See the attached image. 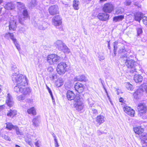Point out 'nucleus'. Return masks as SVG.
Segmentation results:
<instances>
[{
  "mask_svg": "<svg viewBox=\"0 0 147 147\" xmlns=\"http://www.w3.org/2000/svg\"><path fill=\"white\" fill-rule=\"evenodd\" d=\"M55 45L59 50H61L65 45V44L61 40H57L55 43Z\"/></svg>",
  "mask_w": 147,
  "mask_h": 147,
  "instance_id": "obj_18",
  "label": "nucleus"
},
{
  "mask_svg": "<svg viewBox=\"0 0 147 147\" xmlns=\"http://www.w3.org/2000/svg\"><path fill=\"white\" fill-rule=\"evenodd\" d=\"M137 34L138 36H140V35L142 33V29L141 28H138L137 30Z\"/></svg>",
  "mask_w": 147,
  "mask_h": 147,
  "instance_id": "obj_52",
  "label": "nucleus"
},
{
  "mask_svg": "<svg viewBox=\"0 0 147 147\" xmlns=\"http://www.w3.org/2000/svg\"><path fill=\"white\" fill-rule=\"evenodd\" d=\"M123 110L128 115L132 117L134 116L135 111L129 107L125 106L123 107Z\"/></svg>",
  "mask_w": 147,
  "mask_h": 147,
  "instance_id": "obj_10",
  "label": "nucleus"
},
{
  "mask_svg": "<svg viewBox=\"0 0 147 147\" xmlns=\"http://www.w3.org/2000/svg\"><path fill=\"white\" fill-rule=\"evenodd\" d=\"M88 103L89 105L92 107L94 104V102L91 98H89L88 100Z\"/></svg>",
  "mask_w": 147,
  "mask_h": 147,
  "instance_id": "obj_42",
  "label": "nucleus"
},
{
  "mask_svg": "<svg viewBox=\"0 0 147 147\" xmlns=\"http://www.w3.org/2000/svg\"><path fill=\"white\" fill-rule=\"evenodd\" d=\"M131 2L130 0H127L124 2V4L126 6H129L131 4Z\"/></svg>",
  "mask_w": 147,
  "mask_h": 147,
  "instance_id": "obj_51",
  "label": "nucleus"
},
{
  "mask_svg": "<svg viewBox=\"0 0 147 147\" xmlns=\"http://www.w3.org/2000/svg\"><path fill=\"white\" fill-rule=\"evenodd\" d=\"M40 119L38 117H35L32 121V125L34 127H37L39 126Z\"/></svg>",
  "mask_w": 147,
  "mask_h": 147,
  "instance_id": "obj_21",
  "label": "nucleus"
},
{
  "mask_svg": "<svg viewBox=\"0 0 147 147\" xmlns=\"http://www.w3.org/2000/svg\"><path fill=\"white\" fill-rule=\"evenodd\" d=\"M5 107V106L4 105L0 106V111H2Z\"/></svg>",
  "mask_w": 147,
  "mask_h": 147,
  "instance_id": "obj_60",
  "label": "nucleus"
},
{
  "mask_svg": "<svg viewBox=\"0 0 147 147\" xmlns=\"http://www.w3.org/2000/svg\"><path fill=\"white\" fill-rule=\"evenodd\" d=\"M15 130L16 131V134L18 135H23V131L21 130H20L19 128L16 126L15 127Z\"/></svg>",
  "mask_w": 147,
  "mask_h": 147,
  "instance_id": "obj_39",
  "label": "nucleus"
},
{
  "mask_svg": "<svg viewBox=\"0 0 147 147\" xmlns=\"http://www.w3.org/2000/svg\"><path fill=\"white\" fill-rule=\"evenodd\" d=\"M27 84V82L26 84L24 85H20L19 86H15L14 88V90L18 93H21L23 94L26 95L31 92V90L29 88H26L25 86Z\"/></svg>",
  "mask_w": 147,
  "mask_h": 147,
  "instance_id": "obj_3",
  "label": "nucleus"
},
{
  "mask_svg": "<svg viewBox=\"0 0 147 147\" xmlns=\"http://www.w3.org/2000/svg\"><path fill=\"white\" fill-rule=\"evenodd\" d=\"M74 107L78 111L82 110L84 107V104L80 100V96H77L75 99V103L74 104Z\"/></svg>",
  "mask_w": 147,
  "mask_h": 147,
  "instance_id": "obj_6",
  "label": "nucleus"
},
{
  "mask_svg": "<svg viewBox=\"0 0 147 147\" xmlns=\"http://www.w3.org/2000/svg\"><path fill=\"white\" fill-rule=\"evenodd\" d=\"M12 70L15 73H19V69L17 68V67L16 65H13L12 67Z\"/></svg>",
  "mask_w": 147,
  "mask_h": 147,
  "instance_id": "obj_43",
  "label": "nucleus"
},
{
  "mask_svg": "<svg viewBox=\"0 0 147 147\" xmlns=\"http://www.w3.org/2000/svg\"><path fill=\"white\" fill-rule=\"evenodd\" d=\"M11 78L13 82L17 84L16 86H19L20 85H24L27 83V80L26 77L24 75L19 74V73H13Z\"/></svg>",
  "mask_w": 147,
  "mask_h": 147,
  "instance_id": "obj_1",
  "label": "nucleus"
},
{
  "mask_svg": "<svg viewBox=\"0 0 147 147\" xmlns=\"http://www.w3.org/2000/svg\"><path fill=\"white\" fill-rule=\"evenodd\" d=\"M142 91H145L147 92V85L146 84H144L142 86Z\"/></svg>",
  "mask_w": 147,
  "mask_h": 147,
  "instance_id": "obj_47",
  "label": "nucleus"
},
{
  "mask_svg": "<svg viewBox=\"0 0 147 147\" xmlns=\"http://www.w3.org/2000/svg\"><path fill=\"white\" fill-rule=\"evenodd\" d=\"M2 138L3 139H5V140H8V141H10V139L9 138L8 136L5 135L3 136H2Z\"/></svg>",
  "mask_w": 147,
  "mask_h": 147,
  "instance_id": "obj_55",
  "label": "nucleus"
},
{
  "mask_svg": "<svg viewBox=\"0 0 147 147\" xmlns=\"http://www.w3.org/2000/svg\"><path fill=\"white\" fill-rule=\"evenodd\" d=\"M26 98V96L22 94L17 96V99L19 101H21L24 100Z\"/></svg>",
  "mask_w": 147,
  "mask_h": 147,
  "instance_id": "obj_40",
  "label": "nucleus"
},
{
  "mask_svg": "<svg viewBox=\"0 0 147 147\" xmlns=\"http://www.w3.org/2000/svg\"><path fill=\"white\" fill-rule=\"evenodd\" d=\"M136 66H134L133 68H130L131 69V70H130V72L131 73H135V74H136L137 71H136V69L135 67Z\"/></svg>",
  "mask_w": 147,
  "mask_h": 147,
  "instance_id": "obj_50",
  "label": "nucleus"
},
{
  "mask_svg": "<svg viewBox=\"0 0 147 147\" xmlns=\"http://www.w3.org/2000/svg\"><path fill=\"white\" fill-rule=\"evenodd\" d=\"M143 23L145 24H147V16H144L142 17Z\"/></svg>",
  "mask_w": 147,
  "mask_h": 147,
  "instance_id": "obj_46",
  "label": "nucleus"
},
{
  "mask_svg": "<svg viewBox=\"0 0 147 147\" xmlns=\"http://www.w3.org/2000/svg\"><path fill=\"white\" fill-rule=\"evenodd\" d=\"M48 71L50 72H52L53 71V69L51 67H50L48 68Z\"/></svg>",
  "mask_w": 147,
  "mask_h": 147,
  "instance_id": "obj_59",
  "label": "nucleus"
},
{
  "mask_svg": "<svg viewBox=\"0 0 147 147\" xmlns=\"http://www.w3.org/2000/svg\"><path fill=\"white\" fill-rule=\"evenodd\" d=\"M92 113L93 114L96 115L98 113L97 110L94 109H92Z\"/></svg>",
  "mask_w": 147,
  "mask_h": 147,
  "instance_id": "obj_56",
  "label": "nucleus"
},
{
  "mask_svg": "<svg viewBox=\"0 0 147 147\" xmlns=\"http://www.w3.org/2000/svg\"><path fill=\"white\" fill-rule=\"evenodd\" d=\"M85 77L84 75H80L76 76L74 78L75 81H85Z\"/></svg>",
  "mask_w": 147,
  "mask_h": 147,
  "instance_id": "obj_27",
  "label": "nucleus"
},
{
  "mask_svg": "<svg viewBox=\"0 0 147 147\" xmlns=\"http://www.w3.org/2000/svg\"><path fill=\"white\" fill-rule=\"evenodd\" d=\"M9 36L10 37V38L12 40L15 44L16 47L17 49L18 50L20 51V45L18 43L17 40L16 39L14 38L13 37V34L10 33H7L5 34V37H8Z\"/></svg>",
  "mask_w": 147,
  "mask_h": 147,
  "instance_id": "obj_9",
  "label": "nucleus"
},
{
  "mask_svg": "<svg viewBox=\"0 0 147 147\" xmlns=\"http://www.w3.org/2000/svg\"><path fill=\"white\" fill-rule=\"evenodd\" d=\"M27 112L29 114L34 115L36 114V111L34 107H32L27 110Z\"/></svg>",
  "mask_w": 147,
  "mask_h": 147,
  "instance_id": "obj_25",
  "label": "nucleus"
},
{
  "mask_svg": "<svg viewBox=\"0 0 147 147\" xmlns=\"http://www.w3.org/2000/svg\"><path fill=\"white\" fill-rule=\"evenodd\" d=\"M46 87H47V89L48 90L49 92V94H50V95L51 96V97L52 99L53 100V94L52 93V92L51 89L49 88V87L47 86V85H46Z\"/></svg>",
  "mask_w": 147,
  "mask_h": 147,
  "instance_id": "obj_45",
  "label": "nucleus"
},
{
  "mask_svg": "<svg viewBox=\"0 0 147 147\" xmlns=\"http://www.w3.org/2000/svg\"><path fill=\"white\" fill-rule=\"evenodd\" d=\"M61 57L56 54L49 55L47 58V62L50 65H54L59 61Z\"/></svg>",
  "mask_w": 147,
  "mask_h": 147,
  "instance_id": "obj_5",
  "label": "nucleus"
},
{
  "mask_svg": "<svg viewBox=\"0 0 147 147\" xmlns=\"http://www.w3.org/2000/svg\"><path fill=\"white\" fill-rule=\"evenodd\" d=\"M68 66L66 63L61 62L59 63L57 68V73L60 75H63L67 71Z\"/></svg>",
  "mask_w": 147,
  "mask_h": 147,
  "instance_id": "obj_4",
  "label": "nucleus"
},
{
  "mask_svg": "<svg viewBox=\"0 0 147 147\" xmlns=\"http://www.w3.org/2000/svg\"><path fill=\"white\" fill-rule=\"evenodd\" d=\"M98 58H99V60L100 61H101L102 60H103L105 59V57L104 56L102 55L101 54H100L98 56Z\"/></svg>",
  "mask_w": 147,
  "mask_h": 147,
  "instance_id": "obj_54",
  "label": "nucleus"
},
{
  "mask_svg": "<svg viewBox=\"0 0 147 147\" xmlns=\"http://www.w3.org/2000/svg\"><path fill=\"white\" fill-rule=\"evenodd\" d=\"M25 141L28 144H29L31 146L32 145V142L30 140H27L26 139Z\"/></svg>",
  "mask_w": 147,
  "mask_h": 147,
  "instance_id": "obj_57",
  "label": "nucleus"
},
{
  "mask_svg": "<svg viewBox=\"0 0 147 147\" xmlns=\"http://www.w3.org/2000/svg\"><path fill=\"white\" fill-rule=\"evenodd\" d=\"M134 80L136 83H140L143 80V77L140 75L135 74L134 77Z\"/></svg>",
  "mask_w": 147,
  "mask_h": 147,
  "instance_id": "obj_23",
  "label": "nucleus"
},
{
  "mask_svg": "<svg viewBox=\"0 0 147 147\" xmlns=\"http://www.w3.org/2000/svg\"><path fill=\"white\" fill-rule=\"evenodd\" d=\"M96 121L99 125L103 123L105 121V117L102 115H99L96 118Z\"/></svg>",
  "mask_w": 147,
  "mask_h": 147,
  "instance_id": "obj_17",
  "label": "nucleus"
},
{
  "mask_svg": "<svg viewBox=\"0 0 147 147\" xmlns=\"http://www.w3.org/2000/svg\"><path fill=\"white\" fill-rule=\"evenodd\" d=\"M84 85L79 82L76 84L74 86L75 90L79 93H82L84 91Z\"/></svg>",
  "mask_w": 147,
  "mask_h": 147,
  "instance_id": "obj_11",
  "label": "nucleus"
},
{
  "mask_svg": "<svg viewBox=\"0 0 147 147\" xmlns=\"http://www.w3.org/2000/svg\"><path fill=\"white\" fill-rule=\"evenodd\" d=\"M123 99L122 98H120L119 99V101L120 102H123Z\"/></svg>",
  "mask_w": 147,
  "mask_h": 147,
  "instance_id": "obj_62",
  "label": "nucleus"
},
{
  "mask_svg": "<svg viewBox=\"0 0 147 147\" xmlns=\"http://www.w3.org/2000/svg\"><path fill=\"white\" fill-rule=\"evenodd\" d=\"M58 8L57 5L51 6L49 9V12L52 15L58 13Z\"/></svg>",
  "mask_w": 147,
  "mask_h": 147,
  "instance_id": "obj_15",
  "label": "nucleus"
},
{
  "mask_svg": "<svg viewBox=\"0 0 147 147\" xmlns=\"http://www.w3.org/2000/svg\"><path fill=\"white\" fill-rule=\"evenodd\" d=\"M55 145L56 147H58L59 146L58 142L55 143Z\"/></svg>",
  "mask_w": 147,
  "mask_h": 147,
  "instance_id": "obj_63",
  "label": "nucleus"
},
{
  "mask_svg": "<svg viewBox=\"0 0 147 147\" xmlns=\"http://www.w3.org/2000/svg\"><path fill=\"white\" fill-rule=\"evenodd\" d=\"M143 15L141 13L138 12L135 14L134 15L135 20L137 21L140 22L142 18Z\"/></svg>",
  "mask_w": 147,
  "mask_h": 147,
  "instance_id": "obj_26",
  "label": "nucleus"
},
{
  "mask_svg": "<svg viewBox=\"0 0 147 147\" xmlns=\"http://www.w3.org/2000/svg\"><path fill=\"white\" fill-rule=\"evenodd\" d=\"M6 128L9 130H11L12 129H14L16 126H13L11 123L9 122L7 123H6Z\"/></svg>",
  "mask_w": 147,
  "mask_h": 147,
  "instance_id": "obj_34",
  "label": "nucleus"
},
{
  "mask_svg": "<svg viewBox=\"0 0 147 147\" xmlns=\"http://www.w3.org/2000/svg\"><path fill=\"white\" fill-rule=\"evenodd\" d=\"M119 53H124V55H123L124 57H127V53L125 49V48L124 47H121L120 49V50L119 51Z\"/></svg>",
  "mask_w": 147,
  "mask_h": 147,
  "instance_id": "obj_35",
  "label": "nucleus"
},
{
  "mask_svg": "<svg viewBox=\"0 0 147 147\" xmlns=\"http://www.w3.org/2000/svg\"><path fill=\"white\" fill-rule=\"evenodd\" d=\"M52 22L53 24L57 28L61 24V18L59 16H56L53 18Z\"/></svg>",
  "mask_w": 147,
  "mask_h": 147,
  "instance_id": "obj_8",
  "label": "nucleus"
},
{
  "mask_svg": "<svg viewBox=\"0 0 147 147\" xmlns=\"http://www.w3.org/2000/svg\"><path fill=\"white\" fill-rule=\"evenodd\" d=\"M141 91L140 90H136L134 93L133 95L134 98L136 99H137L139 98L141 95V93L140 91Z\"/></svg>",
  "mask_w": 147,
  "mask_h": 147,
  "instance_id": "obj_33",
  "label": "nucleus"
},
{
  "mask_svg": "<svg viewBox=\"0 0 147 147\" xmlns=\"http://www.w3.org/2000/svg\"><path fill=\"white\" fill-rule=\"evenodd\" d=\"M79 2L78 0H74L73 2V7L75 10H78L79 9Z\"/></svg>",
  "mask_w": 147,
  "mask_h": 147,
  "instance_id": "obj_32",
  "label": "nucleus"
},
{
  "mask_svg": "<svg viewBox=\"0 0 147 147\" xmlns=\"http://www.w3.org/2000/svg\"><path fill=\"white\" fill-rule=\"evenodd\" d=\"M80 95L79 94L75 96L74 93L72 91H68L67 93V97L68 100H74L75 101V99L76 98L77 96Z\"/></svg>",
  "mask_w": 147,
  "mask_h": 147,
  "instance_id": "obj_16",
  "label": "nucleus"
},
{
  "mask_svg": "<svg viewBox=\"0 0 147 147\" xmlns=\"http://www.w3.org/2000/svg\"><path fill=\"white\" fill-rule=\"evenodd\" d=\"M41 144V142L39 140H38L35 143V145L37 147H40V146Z\"/></svg>",
  "mask_w": 147,
  "mask_h": 147,
  "instance_id": "obj_53",
  "label": "nucleus"
},
{
  "mask_svg": "<svg viewBox=\"0 0 147 147\" xmlns=\"http://www.w3.org/2000/svg\"><path fill=\"white\" fill-rule=\"evenodd\" d=\"M137 109L138 112V116L143 119L147 118V107L146 104L144 102L139 103L137 107Z\"/></svg>",
  "mask_w": 147,
  "mask_h": 147,
  "instance_id": "obj_2",
  "label": "nucleus"
},
{
  "mask_svg": "<svg viewBox=\"0 0 147 147\" xmlns=\"http://www.w3.org/2000/svg\"><path fill=\"white\" fill-rule=\"evenodd\" d=\"M133 129L135 133L139 135L142 133L144 131V129L140 126L135 127Z\"/></svg>",
  "mask_w": 147,
  "mask_h": 147,
  "instance_id": "obj_20",
  "label": "nucleus"
},
{
  "mask_svg": "<svg viewBox=\"0 0 147 147\" xmlns=\"http://www.w3.org/2000/svg\"><path fill=\"white\" fill-rule=\"evenodd\" d=\"M138 3H135V2H134V5L136 6H138Z\"/></svg>",
  "mask_w": 147,
  "mask_h": 147,
  "instance_id": "obj_64",
  "label": "nucleus"
},
{
  "mask_svg": "<svg viewBox=\"0 0 147 147\" xmlns=\"http://www.w3.org/2000/svg\"><path fill=\"white\" fill-rule=\"evenodd\" d=\"M16 114L17 111L16 110H10L8 112L7 115L8 116L13 117Z\"/></svg>",
  "mask_w": 147,
  "mask_h": 147,
  "instance_id": "obj_28",
  "label": "nucleus"
},
{
  "mask_svg": "<svg viewBox=\"0 0 147 147\" xmlns=\"http://www.w3.org/2000/svg\"><path fill=\"white\" fill-rule=\"evenodd\" d=\"M5 102L7 106L10 107H12L13 105L14 102L13 98L9 93H8L7 94Z\"/></svg>",
  "mask_w": 147,
  "mask_h": 147,
  "instance_id": "obj_14",
  "label": "nucleus"
},
{
  "mask_svg": "<svg viewBox=\"0 0 147 147\" xmlns=\"http://www.w3.org/2000/svg\"><path fill=\"white\" fill-rule=\"evenodd\" d=\"M109 15L106 13H100L97 16L98 18L100 20L106 21L109 19Z\"/></svg>",
  "mask_w": 147,
  "mask_h": 147,
  "instance_id": "obj_12",
  "label": "nucleus"
},
{
  "mask_svg": "<svg viewBox=\"0 0 147 147\" xmlns=\"http://www.w3.org/2000/svg\"><path fill=\"white\" fill-rule=\"evenodd\" d=\"M38 27L39 29L44 30L47 27L48 24L46 22H44L41 24H39Z\"/></svg>",
  "mask_w": 147,
  "mask_h": 147,
  "instance_id": "obj_29",
  "label": "nucleus"
},
{
  "mask_svg": "<svg viewBox=\"0 0 147 147\" xmlns=\"http://www.w3.org/2000/svg\"><path fill=\"white\" fill-rule=\"evenodd\" d=\"M15 5L12 3H7L5 6V9L8 10H11L14 9Z\"/></svg>",
  "mask_w": 147,
  "mask_h": 147,
  "instance_id": "obj_22",
  "label": "nucleus"
},
{
  "mask_svg": "<svg viewBox=\"0 0 147 147\" xmlns=\"http://www.w3.org/2000/svg\"><path fill=\"white\" fill-rule=\"evenodd\" d=\"M30 5L31 7L35 6L36 5V1L34 0H32L30 2Z\"/></svg>",
  "mask_w": 147,
  "mask_h": 147,
  "instance_id": "obj_48",
  "label": "nucleus"
},
{
  "mask_svg": "<svg viewBox=\"0 0 147 147\" xmlns=\"http://www.w3.org/2000/svg\"><path fill=\"white\" fill-rule=\"evenodd\" d=\"M126 64L128 68H133L134 66H135L136 63L134 60L131 59L127 60Z\"/></svg>",
  "mask_w": 147,
  "mask_h": 147,
  "instance_id": "obj_19",
  "label": "nucleus"
},
{
  "mask_svg": "<svg viewBox=\"0 0 147 147\" xmlns=\"http://www.w3.org/2000/svg\"><path fill=\"white\" fill-rule=\"evenodd\" d=\"M97 133L98 135H100L102 134V132L100 131V130H98L97 131Z\"/></svg>",
  "mask_w": 147,
  "mask_h": 147,
  "instance_id": "obj_61",
  "label": "nucleus"
},
{
  "mask_svg": "<svg viewBox=\"0 0 147 147\" xmlns=\"http://www.w3.org/2000/svg\"><path fill=\"white\" fill-rule=\"evenodd\" d=\"M141 139L142 147H147V135L142 136Z\"/></svg>",
  "mask_w": 147,
  "mask_h": 147,
  "instance_id": "obj_24",
  "label": "nucleus"
},
{
  "mask_svg": "<svg viewBox=\"0 0 147 147\" xmlns=\"http://www.w3.org/2000/svg\"><path fill=\"white\" fill-rule=\"evenodd\" d=\"M100 82L102 86H103V88H104V90H105V91L107 93V91H106V90L105 88V86L104 85V84H103V83H104V81L103 80H102L101 78H100Z\"/></svg>",
  "mask_w": 147,
  "mask_h": 147,
  "instance_id": "obj_58",
  "label": "nucleus"
},
{
  "mask_svg": "<svg viewBox=\"0 0 147 147\" xmlns=\"http://www.w3.org/2000/svg\"><path fill=\"white\" fill-rule=\"evenodd\" d=\"M56 84L58 87H60L63 84V80L62 78L58 79L56 82Z\"/></svg>",
  "mask_w": 147,
  "mask_h": 147,
  "instance_id": "obj_36",
  "label": "nucleus"
},
{
  "mask_svg": "<svg viewBox=\"0 0 147 147\" xmlns=\"http://www.w3.org/2000/svg\"><path fill=\"white\" fill-rule=\"evenodd\" d=\"M65 54H68L70 52V49L66 45H65L63 47L61 50Z\"/></svg>",
  "mask_w": 147,
  "mask_h": 147,
  "instance_id": "obj_37",
  "label": "nucleus"
},
{
  "mask_svg": "<svg viewBox=\"0 0 147 147\" xmlns=\"http://www.w3.org/2000/svg\"><path fill=\"white\" fill-rule=\"evenodd\" d=\"M17 17H14L11 19L9 22V29L10 30H15L16 26V18Z\"/></svg>",
  "mask_w": 147,
  "mask_h": 147,
  "instance_id": "obj_13",
  "label": "nucleus"
},
{
  "mask_svg": "<svg viewBox=\"0 0 147 147\" xmlns=\"http://www.w3.org/2000/svg\"><path fill=\"white\" fill-rule=\"evenodd\" d=\"M114 6L110 3H105L103 7V10L105 13H110L114 9Z\"/></svg>",
  "mask_w": 147,
  "mask_h": 147,
  "instance_id": "obj_7",
  "label": "nucleus"
},
{
  "mask_svg": "<svg viewBox=\"0 0 147 147\" xmlns=\"http://www.w3.org/2000/svg\"><path fill=\"white\" fill-rule=\"evenodd\" d=\"M118 42L117 41H116L114 42L113 43V45L114 48V54H115V52L116 51L117 48V45L118 44Z\"/></svg>",
  "mask_w": 147,
  "mask_h": 147,
  "instance_id": "obj_44",
  "label": "nucleus"
},
{
  "mask_svg": "<svg viewBox=\"0 0 147 147\" xmlns=\"http://www.w3.org/2000/svg\"><path fill=\"white\" fill-rule=\"evenodd\" d=\"M23 14L25 18H27L28 16V11L26 9H24V10Z\"/></svg>",
  "mask_w": 147,
  "mask_h": 147,
  "instance_id": "obj_49",
  "label": "nucleus"
},
{
  "mask_svg": "<svg viewBox=\"0 0 147 147\" xmlns=\"http://www.w3.org/2000/svg\"><path fill=\"white\" fill-rule=\"evenodd\" d=\"M16 4L15 5L17 6L18 9L20 10H21L22 9H24L25 8L24 4L21 2H17L16 3Z\"/></svg>",
  "mask_w": 147,
  "mask_h": 147,
  "instance_id": "obj_30",
  "label": "nucleus"
},
{
  "mask_svg": "<svg viewBox=\"0 0 147 147\" xmlns=\"http://www.w3.org/2000/svg\"><path fill=\"white\" fill-rule=\"evenodd\" d=\"M124 18L123 15H120L118 16H115L113 18V20L115 22L121 21Z\"/></svg>",
  "mask_w": 147,
  "mask_h": 147,
  "instance_id": "obj_31",
  "label": "nucleus"
},
{
  "mask_svg": "<svg viewBox=\"0 0 147 147\" xmlns=\"http://www.w3.org/2000/svg\"><path fill=\"white\" fill-rule=\"evenodd\" d=\"M124 9L121 7H119L116 10V13L117 14H121L124 12Z\"/></svg>",
  "mask_w": 147,
  "mask_h": 147,
  "instance_id": "obj_41",
  "label": "nucleus"
},
{
  "mask_svg": "<svg viewBox=\"0 0 147 147\" xmlns=\"http://www.w3.org/2000/svg\"><path fill=\"white\" fill-rule=\"evenodd\" d=\"M125 85L126 87L128 90L131 91L133 90L134 88L132 85L128 82H127L125 83Z\"/></svg>",
  "mask_w": 147,
  "mask_h": 147,
  "instance_id": "obj_38",
  "label": "nucleus"
}]
</instances>
